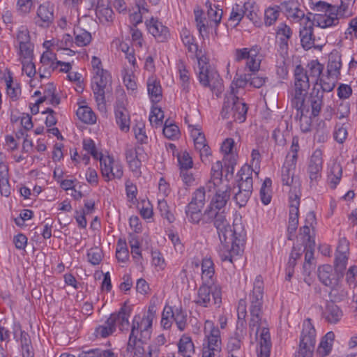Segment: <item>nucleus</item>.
Wrapping results in <instances>:
<instances>
[{"instance_id": "nucleus-7", "label": "nucleus", "mask_w": 357, "mask_h": 357, "mask_svg": "<svg viewBox=\"0 0 357 357\" xmlns=\"http://www.w3.org/2000/svg\"><path fill=\"white\" fill-rule=\"evenodd\" d=\"M247 303L245 300L241 299L238 305V322L236 330L234 335L229 337L227 349L229 354L231 355L232 352L238 351L241 347V342L246 335L245 317L247 314L246 310Z\"/></svg>"}, {"instance_id": "nucleus-61", "label": "nucleus", "mask_w": 357, "mask_h": 357, "mask_svg": "<svg viewBox=\"0 0 357 357\" xmlns=\"http://www.w3.org/2000/svg\"><path fill=\"white\" fill-rule=\"evenodd\" d=\"M243 10L241 8V5L236 3L233 6L232 10L230 14L229 20L236 22V25L239 24L243 17H244Z\"/></svg>"}, {"instance_id": "nucleus-33", "label": "nucleus", "mask_w": 357, "mask_h": 357, "mask_svg": "<svg viewBox=\"0 0 357 357\" xmlns=\"http://www.w3.org/2000/svg\"><path fill=\"white\" fill-rule=\"evenodd\" d=\"M214 264L211 259H203L202 262V280L203 282L214 283Z\"/></svg>"}, {"instance_id": "nucleus-12", "label": "nucleus", "mask_w": 357, "mask_h": 357, "mask_svg": "<svg viewBox=\"0 0 357 357\" xmlns=\"http://www.w3.org/2000/svg\"><path fill=\"white\" fill-rule=\"evenodd\" d=\"M323 153L320 149H316L311 155L307 172L311 183L317 182L321 176L323 169Z\"/></svg>"}, {"instance_id": "nucleus-64", "label": "nucleus", "mask_w": 357, "mask_h": 357, "mask_svg": "<svg viewBox=\"0 0 357 357\" xmlns=\"http://www.w3.org/2000/svg\"><path fill=\"white\" fill-rule=\"evenodd\" d=\"M89 261L93 265H98L102 260V252L98 248H91L87 253Z\"/></svg>"}, {"instance_id": "nucleus-44", "label": "nucleus", "mask_w": 357, "mask_h": 357, "mask_svg": "<svg viewBox=\"0 0 357 357\" xmlns=\"http://www.w3.org/2000/svg\"><path fill=\"white\" fill-rule=\"evenodd\" d=\"M116 257L119 261L126 262L129 257V252L126 240L119 238L117 242Z\"/></svg>"}, {"instance_id": "nucleus-54", "label": "nucleus", "mask_w": 357, "mask_h": 357, "mask_svg": "<svg viewBox=\"0 0 357 357\" xmlns=\"http://www.w3.org/2000/svg\"><path fill=\"white\" fill-rule=\"evenodd\" d=\"M162 132L167 138L173 139L179 135V129L175 124L171 123L168 124V120H167L165 123Z\"/></svg>"}, {"instance_id": "nucleus-39", "label": "nucleus", "mask_w": 357, "mask_h": 357, "mask_svg": "<svg viewBox=\"0 0 357 357\" xmlns=\"http://www.w3.org/2000/svg\"><path fill=\"white\" fill-rule=\"evenodd\" d=\"M342 175V168L340 164L335 163L331 168L328 177V183L332 189H335L340 183Z\"/></svg>"}, {"instance_id": "nucleus-52", "label": "nucleus", "mask_w": 357, "mask_h": 357, "mask_svg": "<svg viewBox=\"0 0 357 357\" xmlns=\"http://www.w3.org/2000/svg\"><path fill=\"white\" fill-rule=\"evenodd\" d=\"M173 317L174 313L172 312V307L165 306L162 314L161 319V325L165 329H169L171 328L172 320H174Z\"/></svg>"}, {"instance_id": "nucleus-58", "label": "nucleus", "mask_w": 357, "mask_h": 357, "mask_svg": "<svg viewBox=\"0 0 357 357\" xmlns=\"http://www.w3.org/2000/svg\"><path fill=\"white\" fill-rule=\"evenodd\" d=\"M252 168L247 165H243L238 171L237 176L239 177L237 182H246L252 180Z\"/></svg>"}, {"instance_id": "nucleus-22", "label": "nucleus", "mask_w": 357, "mask_h": 357, "mask_svg": "<svg viewBox=\"0 0 357 357\" xmlns=\"http://www.w3.org/2000/svg\"><path fill=\"white\" fill-rule=\"evenodd\" d=\"M294 88L298 91L301 90L306 91L310 88V79L307 72L301 65L296 66L294 73Z\"/></svg>"}, {"instance_id": "nucleus-45", "label": "nucleus", "mask_w": 357, "mask_h": 357, "mask_svg": "<svg viewBox=\"0 0 357 357\" xmlns=\"http://www.w3.org/2000/svg\"><path fill=\"white\" fill-rule=\"evenodd\" d=\"M177 159L180 171L190 170L192 169L193 161L191 156L187 151H183L179 153L177 156Z\"/></svg>"}, {"instance_id": "nucleus-10", "label": "nucleus", "mask_w": 357, "mask_h": 357, "mask_svg": "<svg viewBox=\"0 0 357 357\" xmlns=\"http://www.w3.org/2000/svg\"><path fill=\"white\" fill-rule=\"evenodd\" d=\"M298 149L299 145L298 139L294 138L291 146L292 155L291 157L289 155L287 156L286 160L282 167L281 177L283 185L290 186L293 183L294 170L298 159Z\"/></svg>"}, {"instance_id": "nucleus-55", "label": "nucleus", "mask_w": 357, "mask_h": 357, "mask_svg": "<svg viewBox=\"0 0 357 357\" xmlns=\"http://www.w3.org/2000/svg\"><path fill=\"white\" fill-rule=\"evenodd\" d=\"M309 112H299L300 127L303 132H307L311 130L312 116H307Z\"/></svg>"}, {"instance_id": "nucleus-53", "label": "nucleus", "mask_w": 357, "mask_h": 357, "mask_svg": "<svg viewBox=\"0 0 357 357\" xmlns=\"http://www.w3.org/2000/svg\"><path fill=\"white\" fill-rule=\"evenodd\" d=\"M178 68L180 74V79L182 82V88L187 93L189 91L188 71L186 70L185 66L182 61H180L178 64Z\"/></svg>"}, {"instance_id": "nucleus-6", "label": "nucleus", "mask_w": 357, "mask_h": 357, "mask_svg": "<svg viewBox=\"0 0 357 357\" xmlns=\"http://www.w3.org/2000/svg\"><path fill=\"white\" fill-rule=\"evenodd\" d=\"M319 281L325 286L330 287V296L336 300H343L347 296V291L339 284L340 275L334 271L331 265H323L318 268Z\"/></svg>"}, {"instance_id": "nucleus-43", "label": "nucleus", "mask_w": 357, "mask_h": 357, "mask_svg": "<svg viewBox=\"0 0 357 357\" xmlns=\"http://www.w3.org/2000/svg\"><path fill=\"white\" fill-rule=\"evenodd\" d=\"M191 135L194 138L195 147L196 150L204 147L206 144L204 135L201 132L199 126H192Z\"/></svg>"}, {"instance_id": "nucleus-11", "label": "nucleus", "mask_w": 357, "mask_h": 357, "mask_svg": "<svg viewBox=\"0 0 357 357\" xmlns=\"http://www.w3.org/2000/svg\"><path fill=\"white\" fill-rule=\"evenodd\" d=\"M100 163L102 175L107 181L113 178L120 179L123 176L122 165L119 162H115L112 158L109 156L105 158L100 157Z\"/></svg>"}, {"instance_id": "nucleus-63", "label": "nucleus", "mask_w": 357, "mask_h": 357, "mask_svg": "<svg viewBox=\"0 0 357 357\" xmlns=\"http://www.w3.org/2000/svg\"><path fill=\"white\" fill-rule=\"evenodd\" d=\"M206 201V194L204 188L197 189L193 193L191 202L199 205V207H204Z\"/></svg>"}, {"instance_id": "nucleus-26", "label": "nucleus", "mask_w": 357, "mask_h": 357, "mask_svg": "<svg viewBox=\"0 0 357 357\" xmlns=\"http://www.w3.org/2000/svg\"><path fill=\"white\" fill-rule=\"evenodd\" d=\"M115 116L117 124L122 131H128L130 128L129 115L123 102L118 100L115 106Z\"/></svg>"}, {"instance_id": "nucleus-42", "label": "nucleus", "mask_w": 357, "mask_h": 357, "mask_svg": "<svg viewBox=\"0 0 357 357\" xmlns=\"http://www.w3.org/2000/svg\"><path fill=\"white\" fill-rule=\"evenodd\" d=\"M148 92L153 101L158 102L162 97V89L160 82L155 79H149Z\"/></svg>"}, {"instance_id": "nucleus-3", "label": "nucleus", "mask_w": 357, "mask_h": 357, "mask_svg": "<svg viewBox=\"0 0 357 357\" xmlns=\"http://www.w3.org/2000/svg\"><path fill=\"white\" fill-rule=\"evenodd\" d=\"M190 52L195 53L198 61V78L200 84L204 87H209L211 90L221 86L222 79L217 71L211 69L208 59L202 54L201 50L194 43L187 46Z\"/></svg>"}, {"instance_id": "nucleus-60", "label": "nucleus", "mask_w": 357, "mask_h": 357, "mask_svg": "<svg viewBox=\"0 0 357 357\" xmlns=\"http://www.w3.org/2000/svg\"><path fill=\"white\" fill-rule=\"evenodd\" d=\"M135 138L140 144H146L148 137L144 130V125L143 123H139L134 128Z\"/></svg>"}, {"instance_id": "nucleus-49", "label": "nucleus", "mask_w": 357, "mask_h": 357, "mask_svg": "<svg viewBox=\"0 0 357 357\" xmlns=\"http://www.w3.org/2000/svg\"><path fill=\"white\" fill-rule=\"evenodd\" d=\"M337 79V78L330 75H327L326 78L321 77V79L319 80V84L318 83V85H319L321 87L320 91H323V93L324 92H330L333 91L335 86Z\"/></svg>"}, {"instance_id": "nucleus-32", "label": "nucleus", "mask_w": 357, "mask_h": 357, "mask_svg": "<svg viewBox=\"0 0 357 357\" xmlns=\"http://www.w3.org/2000/svg\"><path fill=\"white\" fill-rule=\"evenodd\" d=\"M259 344L260 349L257 357H270L271 342L268 328H264L261 331Z\"/></svg>"}, {"instance_id": "nucleus-57", "label": "nucleus", "mask_w": 357, "mask_h": 357, "mask_svg": "<svg viewBox=\"0 0 357 357\" xmlns=\"http://www.w3.org/2000/svg\"><path fill=\"white\" fill-rule=\"evenodd\" d=\"M83 148L95 159L100 160V157H102V155L97 151L95 143L91 139H84Z\"/></svg>"}, {"instance_id": "nucleus-4", "label": "nucleus", "mask_w": 357, "mask_h": 357, "mask_svg": "<svg viewBox=\"0 0 357 357\" xmlns=\"http://www.w3.org/2000/svg\"><path fill=\"white\" fill-rule=\"evenodd\" d=\"M248 107L236 96L234 90L227 93L225 96L221 116L231 121L242 123L246 119Z\"/></svg>"}, {"instance_id": "nucleus-25", "label": "nucleus", "mask_w": 357, "mask_h": 357, "mask_svg": "<svg viewBox=\"0 0 357 357\" xmlns=\"http://www.w3.org/2000/svg\"><path fill=\"white\" fill-rule=\"evenodd\" d=\"M131 313V307L126 304L121 307L117 313H112L110 318H113L115 327L119 324L121 331L128 330L130 325L128 318Z\"/></svg>"}, {"instance_id": "nucleus-20", "label": "nucleus", "mask_w": 357, "mask_h": 357, "mask_svg": "<svg viewBox=\"0 0 357 357\" xmlns=\"http://www.w3.org/2000/svg\"><path fill=\"white\" fill-rule=\"evenodd\" d=\"M323 91L320 89L314 86L309 96L307 98L306 104L309 105V110L311 109V116H317L323 105Z\"/></svg>"}, {"instance_id": "nucleus-40", "label": "nucleus", "mask_w": 357, "mask_h": 357, "mask_svg": "<svg viewBox=\"0 0 357 357\" xmlns=\"http://www.w3.org/2000/svg\"><path fill=\"white\" fill-rule=\"evenodd\" d=\"M77 117L84 123L93 124L96 121V116L91 109L87 106L79 107L77 110Z\"/></svg>"}, {"instance_id": "nucleus-37", "label": "nucleus", "mask_w": 357, "mask_h": 357, "mask_svg": "<svg viewBox=\"0 0 357 357\" xmlns=\"http://www.w3.org/2000/svg\"><path fill=\"white\" fill-rule=\"evenodd\" d=\"M342 66L341 57L337 54H331L327 66L328 75L336 78L340 75V68Z\"/></svg>"}, {"instance_id": "nucleus-62", "label": "nucleus", "mask_w": 357, "mask_h": 357, "mask_svg": "<svg viewBox=\"0 0 357 357\" xmlns=\"http://www.w3.org/2000/svg\"><path fill=\"white\" fill-rule=\"evenodd\" d=\"M123 82L128 89L135 90L137 87L135 81L134 80V75L132 70L129 72L128 70L124 69L123 71Z\"/></svg>"}, {"instance_id": "nucleus-9", "label": "nucleus", "mask_w": 357, "mask_h": 357, "mask_svg": "<svg viewBox=\"0 0 357 357\" xmlns=\"http://www.w3.org/2000/svg\"><path fill=\"white\" fill-rule=\"evenodd\" d=\"M316 342V331L310 322L304 323L299 349L296 357H312Z\"/></svg>"}, {"instance_id": "nucleus-18", "label": "nucleus", "mask_w": 357, "mask_h": 357, "mask_svg": "<svg viewBox=\"0 0 357 357\" xmlns=\"http://www.w3.org/2000/svg\"><path fill=\"white\" fill-rule=\"evenodd\" d=\"M149 32L155 38L158 43L167 41L170 36L169 29L164 26L158 20L151 17L146 22Z\"/></svg>"}, {"instance_id": "nucleus-28", "label": "nucleus", "mask_w": 357, "mask_h": 357, "mask_svg": "<svg viewBox=\"0 0 357 357\" xmlns=\"http://www.w3.org/2000/svg\"><path fill=\"white\" fill-rule=\"evenodd\" d=\"M207 326L211 328L210 334L208 336V347L211 348L213 351L220 352L221 340L220 330L217 327L213 326V323L211 321H206L205 328Z\"/></svg>"}, {"instance_id": "nucleus-16", "label": "nucleus", "mask_w": 357, "mask_h": 357, "mask_svg": "<svg viewBox=\"0 0 357 357\" xmlns=\"http://www.w3.org/2000/svg\"><path fill=\"white\" fill-rule=\"evenodd\" d=\"M289 225L287 228L288 240H292L298 225V213L300 199L298 195H295L294 197H289Z\"/></svg>"}, {"instance_id": "nucleus-35", "label": "nucleus", "mask_w": 357, "mask_h": 357, "mask_svg": "<svg viewBox=\"0 0 357 357\" xmlns=\"http://www.w3.org/2000/svg\"><path fill=\"white\" fill-rule=\"evenodd\" d=\"M178 352L183 357H191L195 353V347L190 336L183 335L178 343Z\"/></svg>"}, {"instance_id": "nucleus-41", "label": "nucleus", "mask_w": 357, "mask_h": 357, "mask_svg": "<svg viewBox=\"0 0 357 357\" xmlns=\"http://www.w3.org/2000/svg\"><path fill=\"white\" fill-rule=\"evenodd\" d=\"M75 43L77 46L84 47L89 45L91 41V33L79 27L74 29Z\"/></svg>"}, {"instance_id": "nucleus-47", "label": "nucleus", "mask_w": 357, "mask_h": 357, "mask_svg": "<svg viewBox=\"0 0 357 357\" xmlns=\"http://www.w3.org/2000/svg\"><path fill=\"white\" fill-rule=\"evenodd\" d=\"M158 208L160 213V215L166 219L169 223L175 220V217L169 211V207L165 199H159L158 202Z\"/></svg>"}, {"instance_id": "nucleus-34", "label": "nucleus", "mask_w": 357, "mask_h": 357, "mask_svg": "<svg viewBox=\"0 0 357 357\" xmlns=\"http://www.w3.org/2000/svg\"><path fill=\"white\" fill-rule=\"evenodd\" d=\"M335 339V334L331 331L327 333L321 340V342L317 349V353L321 357L328 356L333 347Z\"/></svg>"}, {"instance_id": "nucleus-50", "label": "nucleus", "mask_w": 357, "mask_h": 357, "mask_svg": "<svg viewBox=\"0 0 357 357\" xmlns=\"http://www.w3.org/2000/svg\"><path fill=\"white\" fill-rule=\"evenodd\" d=\"M250 79V73H245L243 75H240L238 77L235 78L232 82L230 89L232 92V89L234 90L236 96H237L238 91L237 88H244L247 84L249 83Z\"/></svg>"}, {"instance_id": "nucleus-31", "label": "nucleus", "mask_w": 357, "mask_h": 357, "mask_svg": "<svg viewBox=\"0 0 357 357\" xmlns=\"http://www.w3.org/2000/svg\"><path fill=\"white\" fill-rule=\"evenodd\" d=\"M203 207L190 202L185 208V214L188 220L193 224H204V213H202Z\"/></svg>"}, {"instance_id": "nucleus-38", "label": "nucleus", "mask_w": 357, "mask_h": 357, "mask_svg": "<svg viewBox=\"0 0 357 357\" xmlns=\"http://www.w3.org/2000/svg\"><path fill=\"white\" fill-rule=\"evenodd\" d=\"M172 312L174 313L173 319L175 321L178 329L180 331L185 330L187 326L188 315L185 310H183L181 307H172Z\"/></svg>"}, {"instance_id": "nucleus-21", "label": "nucleus", "mask_w": 357, "mask_h": 357, "mask_svg": "<svg viewBox=\"0 0 357 357\" xmlns=\"http://www.w3.org/2000/svg\"><path fill=\"white\" fill-rule=\"evenodd\" d=\"M307 23L299 31L301 38V43L302 47L308 50L312 47L318 48L319 46L314 45L315 38L313 33V22H312L309 17L306 18Z\"/></svg>"}, {"instance_id": "nucleus-8", "label": "nucleus", "mask_w": 357, "mask_h": 357, "mask_svg": "<svg viewBox=\"0 0 357 357\" xmlns=\"http://www.w3.org/2000/svg\"><path fill=\"white\" fill-rule=\"evenodd\" d=\"M211 296L213 297L215 305H220L222 302V293L220 287L214 283L203 282L197 291V297L195 303L202 307H207L211 303Z\"/></svg>"}, {"instance_id": "nucleus-51", "label": "nucleus", "mask_w": 357, "mask_h": 357, "mask_svg": "<svg viewBox=\"0 0 357 357\" xmlns=\"http://www.w3.org/2000/svg\"><path fill=\"white\" fill-rule=\"evenodd\" d=\"M281 6H275V8H268L265 10V24L271 26L278 20Z\"/></svg>"}, {"instance_id": "nucleus-24", "label": "nucleus", "mask_w": 357, "mask_h": 357, "mask_svg": "<svg viewBox=\"0 0 357 357\" xmlns=\"http://www.w3.org/2000/svg\"><path fill=\"white\" fill-rule=\"evenodd\" d=\"M155 313L156 306L154 304L150 305L147 311V314L142 318L140 322H139L141 335L144 339L150 338L151 328Z\"/></svg>"}, {"instance_id": "nucleus-17", "label": "nucleus", "mask_w": 357, "mask_h": 357, "mask_svg": "<svg viewBox=\"0 0 357 357\" xmlns=\"http://www.w3.org/2000/svg\"><path fill=\"white\" fill-rule=\"evenodd\" d=\"M280 6V10L287 18L294 22H299L305 17V12L301 9L300 3L297 1H286L282 2Z\"/></svg>"}, {"instance_id": "nucleus-19", "label": "nucleus", "mask_w": 357, "mask_h": 357, "mask_svg": "<svg viewBox=\"0 0 357 357\" xmlns=\"http://www.w3.org/2000/svg\"><path fill=\"white\" fill-rule=\"evenodd\" d=\"M125 155L131 171L139 172L142 165V160L146 158V155L144 154L143 148L141 146L127 148Z\"/></svg>"}, {"instance_id": "nucleus-30", "label": "nucleus", "mask_w": 357, "mask_h": 357, "mask_svg": "<svg viewBox=\"0 0 357 357\" xmlns=\"http://www.w3.org/2000/svg\"><path fill=\"white\" fill-rule=\"evenodd\" d=\"M307 92L294 89V93L292 95L291 105L297 110L296 117H298L299 112H309V105L306 104L305 96Z\"/></svg>"}, {"instance_id": "nucleus-5", "label": "nucleus", "mask_w": 357, "mask_h": 357, "mask_svg": "<svg viewBox=\"0 0 357 357\" xmlns=\"http://www.w3.org/2000/svg\"><path fill=\"white\" fill-rule=\"evenodd\" d=\"M112 77L105 70L96 72L91 82V88L94 94L98 109L102 112H106L105 94L112 90Z\"/></svg>"}, {"instance_id": "nucleus-48", "label": "nucleus", "mask_w": 357, "mask_h": 357, "mask_svg": "<svg viewBox=\"0 0 357 357\" xmlns=\"http://www.w3.org/2000/svg\"><path fill=\"white\" fill-rule=\"evenodd\" d=\"M347 259V253L337 252L335 259V271L337 272L341 277L343 276V271L346 268Z\"/></svg>"}, {"instance_id": "nucleus-27", "label": "nucleus", "mask_w": 357, "mask_h": 357, "mask_svg": "<svg viewBox=\"0 0 357 357\" xmlns=\"http://www.w3.org/2000/svg\"><path fill=\"white\" fill-rule=\"evenodd\" d=\"M40 22H36L40 26H49L54 20V8L49 3L40 5L37 11Z\"/></svg>"}, {"instance_id": "nucleus-56", "label": "nucleus", "mask_w": 357, "mask_h": 357, "mask_svg": "<svg viewBox=\"0 0 357 357\" xmlns=\"http://www.w3.org/2000/svg\"><path fill=\"white\" fill-rule=\"evenodd\" d=\"M305 221L306 225L301 227L300 233L301 235L307 236L308 238H310V227H312L314 223H316V217L314 213L312 211L309 212L307 215Z\"/></svg>"}, {"instance_id": "nucleus-14", "label": "nucleus", "mask_w": 357, "mask_h": 357, "mask_svg": "<svg viewBox=\"0 0 357 357\" xmlns=\"http://www.w3.org/2000/svg\"><path fill=\"white\" fill-rule=\"evenodd\" d=\"M91 8H95L96 17L100 23L105 24L113 20V10L109 0H89Z\"/></svg>"}, {"instance_id": "nucleus-13", "label": "nucleus", "mask_w": 357, "mask_h": 357, "mask_svg": "<svg viewBox=\"0 0 357 357\" xmlns=\"http://www.w3.org/2000/svg\"><path fill=\"white\" fill-rule=\"evenodd\" d=\"M215 193L207 209L213 211H225L227 202L230 198L231 188L228 184L218 188H213Z\"/></svg>"}, {"instance_id": "nucleus-1", "label": "nucleus", "mask_w": 357, "mask_h": 357, "mask_svg": "<svg viewBox=\"0 0 357 357\" xmlns=\"http://www.w3.org/2000/svg\"><path fill=\"white\" fill-rule=\"evenodd\" d=\"M213 222L221 243L219 255L222 261L233 263L235 256L243 251L246 231L241 224H234L231 229L227 220L225 211L206 209L204 213V224Z\"/></svg>"}, {"instance_id": "nucleus-23", "label": "nucleus", "mask_w": 357, "mask_h": 357, "mask_svg": "<svg viewBox=\"0 0 357 357\" xmlns=\"http://www.w3.org/2000/svg\"><path fill=\"white\" fill-rule=\"evenodd\" d=\"M343 316L342 311L334 302H328L322 312V317L329 324H337Z\"/></svg>"}, {"instance_id": "nucleus-59", "label": "nucleus", "mask_w": 357, "mask_h": 357, "mask_svg": "<svg viewBox=\"0 0 357 357\" xmlns=\"http://www.w3.org/2000/svg\"><path fill=\"white\" fill-rule=\"evenodd\" d=\"M251 195V192H248L238 189V191L235 192L234 198L236 204L238 205L239 207H243L247 204Z\"/></svg>"}, {"instance_id": "nucleus-15", "label": "nucleus", "mask_w": 357, "mask_h": 357, "mask_svg": "<svg viewBox=\"0 0 357 357\" xmlns=\"http://www.w3.org/2000/svg\"><path fill=\"white\" fill-rule=\"evenodd\" d=\"M137 318L139 319V317L135 316L133 319L131 332L123 357H130L132 351L138 345L137 342L143 344L148 340L142 337L139 324L138 320H137Z\"/></svg>"}, {"instance_id": "nucleus-2", "label": "nucleus", "mask_w": 357, "mask_h": 357, "mask_svg": "<svg viewBox=\"0 0 357 357\" xmlns=\"http://www.w3.org/2000/svg\"><path fill=\"white\" fill-rule=\"evenodd\" d=\"M264 282L261 275H257L254 282L252 291L248 296L249 312L250 319L249 328L250 332L256 328V335L259 329L268 328L266 320L264 318Z\"/></svg>"}, {"instance_id": "nucleus-36", "label": "nucleus", "mask_w": 357, "mask_h": 357, "mask_svg": "<svg viewBox=\"0 0 357 357\" xmlns=\"http://www.w3.org/2000/svg\"><path fill=\"white\" fill-rule=\"evenodd\" d=\"M307 69H305V70L307 72L310 81L314 83V86H317L319 80L321 79L320 76L324 69L323 65L317 60H313L307 64Z\"/></svg>"}, {"instance_id": "nucleus-29", "label": "nucleus", "mask_w": 357, "mask_h": 357, "mask_svg": "<svg viewBox=\"0 0 357 357\" xmlns=\"http://www.w3.org/2000/svg\"><path fill=\"white\" fill-rule=\"evenodd\" d=\"M276 35L280 39V50L287 52L289 46L288 41L292 36L291 29L285 23H281L277 28Z\"/></svg>"}, {"instance_id": "nucleus-46", "label": "nucleus", "mask_w": 357, "mask_h": 357, "mask_svg": "<svg viewBox=\"0 0 357 357\" xmlns=\"http://www.w3.org/2000/svg\"><path fill=\"white\" fill-rule=\"evenodd\" d=\"M113 318L110 317L107 319L105 326H100L96 329V333L100 335L102 337H106L113 333L116 331V327L114 324Z\"/></svg>"}]
</instances>
